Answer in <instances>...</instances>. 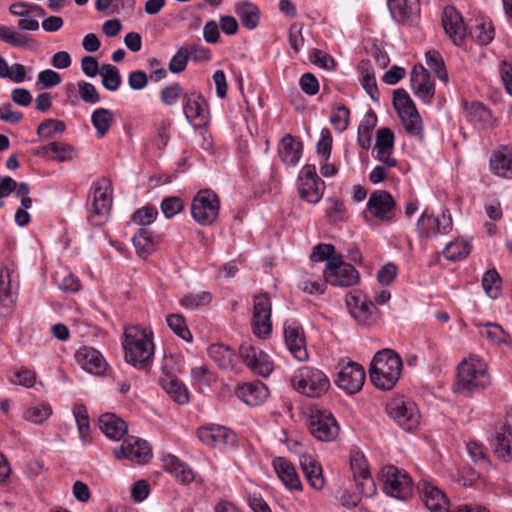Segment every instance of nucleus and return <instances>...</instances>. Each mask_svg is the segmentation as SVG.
Here are the masks:
<instances>
[{
	"mask_svg": "<svg viewBox=\"0 0 512 512\" xmlns=\"http://www.w3.org/2000/svg\"><path fill=\"white\" fill-rule=\"evenodd\" d=\"M77 87L79 96L83 102L89 104H96L100 102V95L92 83L80 80L77 82Z\"/></svg>",
	"mask_w": 512,
	"mask_h": 512,
	"instance_id": "nucleus-63",
	"label": "nucleus"
},
{
	"mask_svg": "<svg viewBox=\"0 0 512 512\" xmlns=\"http://www.w3.org/2000/svg\"><path fill=\"white\" fill-rule=\"evenodd\" d=\"M220 199L211 189L198 191L191 201V217L201 226H210L218 218Z\"/></svg>",
	"mask_w": 512,
	"mask_h": 512,
	"instance_id": "nucleus-8",
	"label": "nucleus"
},
{
	"mask_svg": "<svg viewBox=\"0 0 512 512\" xmlns=\"http://www.w3.org/2000/svg\"><path fill=\"white\" fill-rule=\"evenodd\" d=\"M300 465L309 485L315 490H321L325 485V478L321 464L311 455L303 454Z\"/></svg>",
	"mask_w": 512,
	"mask_h": 512,
	"instance_id": "nucleus-36",
	"label": "nucleus"
},
{
	"mask_svg": "<svg viewBox=\"0 0 512 512\" xmlns=\"http://www.w3.org/2000/svg\"><path fill=\"white\" fill-rule=\"evenodd\" d=\"M198 439L205 445L223 449L236 444V434L229 428L217 424L200 427L197 430Z\"/></svg>",
	"mask_w": 512,
	"mask_h": 512,
	"instance_id": "nucleus-19",
	"label": "nucleus"
},
{
	"mask_svg": "<svg viewBox=\"0 0 512 512\" xmlns=\"http://www.w3.org/2000/svg\"><path fill=\"white\" fill-rule=\"evenodd\" d=\"M490 171L501 178L512 179V146L500 145L489 158Z\"/></svg>",
	"mask_w": 512,
	"mask_h": 512,
	"instance_id": "nucleus-28",
	"label": "nucleus"
},
{
	"mask_svg": "<svg viewBox=\"0 0 512 512\" xmlns=\"http://www.w3.org/2000/svg\"><path fill=\"white\" fill-rule=\"evenodd\" d=\"M206 112L207 103L200 94L191 92L183 95V113L191 125H203L206 121Z\"/></svg>",
	"mask_w": 512,
	"mask_h": 512,
	"instance_id": "nucleus-24",
	"label": "nucleus"
},
{
	"mask_svg": "<svg viewBox=\"0 0 512 512\" xmlns=\"http://www.w3.org/2000/svg\"><path fill=\"white\" fill-rule=\"evenodd\" d=\"M425 59L427 66L437 78L447 83L449 77L441 54L436 50H430L426 52Z\"/></svg>",
	"mask_w": 512,
	"mask_h": 512,
	"instance_id": "nucleus-47",
	"label": "nucleus"
},
{
	"mask_svg": "<svg viewBox=\"0 0 512 512\" xmlns=\"http://www.w3.org/2000/svg\"><path fill=\"white\" fill-rule=\"evenodd\" d=\"M158 216V210L153 206H144L137 209L131 217V221L142 227L152 224Z\"/></svg>",
	"mask_w": 512,
	"mask_h": 512,
	"instance_id": "nucleus-59",
	"label": "nucleus"
},
{
	"mask_svg": "<svg viewBox=\"0 0 512 512\" xmlns=\"http://www.w3.org/2000/svg\"><path fill=\"white\" fill-rule=\"evenodd\" d=\"M52 414V409L48 404H37L26 409L24 419L34 423L42 424Z\"/></svg>",
	"mask_w": 512,
	"mask_h": 512,
	"instance_id": "nucleus-54",
	"label": "nucleus"
},
{
	"mask_svg": "<svg viewBox=\"0 0 512 512\" xmlns=\"http://www.w3.org/2000/svg\"><path fill=\"white\" fill-rule=\"evenodd\" d=\"M115 121V113L107 108H97L91 114V123L98 138H103Z\"/></svg>",
	"mask_w": 512,
	"mask_h": 512,
	"instance_id": "nucleus-42",
	"label": "nucleus"
},
{
	"mask_svg": "<svg viewBox=\"0 0 512 512\" xmlns=\"http://www.w3.org/2000/svg\"><path fill=\"white\" fill-rule=\"evenodd\" d=\"M501 278L495 269L488 270L482 278V287L491 299H497L501 294Z\"/></svg>",
	"mask_w": 512,
	"mask_h": 512,
	"instance_id": "nucleus-49",
	"label": "nucleus"
},
{
	"mask_svg": "<svg viewBox=\"0 0 512 512\" xmlns=\"http://www.w3.org/2000/svg\"><path fill=\"white\" fill-rule=\"evenodd\" d=\"M102 76L103 87L111 92L117 91L122 84V77L117 67L111 64H105L100 72Z\"/></svg>",
	"mask_w": 512,
	"mask_h": 512,
	"instance_id": "nucleus-48",
	"label": "nucleus"
},
{
	"mask_svg": "<svg viewBox=\"0 0 512 512\" xmlns=\"http://www.w3.org/2000/svg\"><path fill=\"white\" fill-rule=\"evenodd\" d=\"M388 416L405 431H411L419 424L416 404L404 397L392 398L386 406Z\"/></svg>",
	"mask_w": 512,
	"mask_h": 512,
	"instance_id": "nucleus-10",
	"label": "nucleus"
},
{
	"mask_svg": "<svg viewBox=\"0 0 512 512\" xmlns=\"http://www.w3.org/2000/svg\"><path fill=\"white\" fill-rule=\"evenodd\" d=\"M346 304L350 310L351 315L362 324H370L373 320V314L376 310L375 303L366 297L362 296L360 292L350 293L346 298Z\"/></svg>",
	"mask_w": 512,
	"mask_h": 512,
	"instance_id": "nucleus-29",
	"label": "nucleus"
},
{
	"mask_svg": "<svg viewBox=\"0 0 512 512\" xmlns=\"http://www.w3.org/2000/svg\"><path fill=\"white\" fill-rule=\"evenodd\" d=\"M212 300V296L207 291L190 293L180 299L181 306L188 309H196L208 305Z\"/></svg>",
	"mask_w": 512,
	"mask_h": 512,
	"instance_id": "nucleus-58",
	"label": "nucleus"
},
{
	"mask_svg": "<svg viewBox=\"0 0 512 512\" xmlns=\"http://www.w3.org/2000/svg\"><path fill=\"white\" fill-rule=\"evenodd\" d=\"M208 355L222 370L236 371L238 368L239 352L235 353L229 346L212 344L208 348Z\"/></svg>",
	"mask_w": 512,
	"mask_h": 512,
	"instance_id": "nucleus-35",
	"label": "nucleus"
},
{
	"mask_svg": "<svg viewBox=\"0 0 512 512\" xmlns=\"http://www.w3.org/2000/svg\"><path fill=\"white\" fill-rule=\"evenodd\" d=\"M245 364L252 372L268 377L274 370L270 356L259 347L245 342L239 347V363Z\"/></svg>",
	"mask_w": 512,
	"mask_h": 512,
	"instance_id": "nucleus-13",
	"label": "nucleus"
},
{
	"mask_svg": "<svg viewBox=\"0 0 512 512\" xmlns=\"http://www.w3.org/2000/svg\"><path fill=\"white\" fill-rule=\"evenodd\" d=\"M112 184L108 178L101 177L93 182L87 202V221L91 226H102L108 220L112 208Z\"/></svg>",
	"mask_w": 512,
	"mask_h": 512,
	"instance_id": "nucleus-4",
	"label": "nucleus"
},
{
	"mask_svg": "<svg viewBox=\"0 0 512 512\" xmlns=\"http://www.w3.org/2000/svg\"><path fill=\"white\" fill-rule=\"evenodd\" d=\"M416 226L420 237L433 238L449 234L453 228V221L449 213L443 212L440 216H434L424 211Z\"/></svg>",
	"mask_w": 512,
	"mask_h": 512,
	"instance_id": "nucleus-18",
	"label": "nucleus"
},
{
	"mask_svg": "<svg viewBox=\"0 0 512 512\" xmlns=\"http://www.w3.org/2000/svg\"><path fill=\"white\" fill-rule=\"evenodd\" d=\"M387 6L392 19L398 23L411 25L418 20L417 3L409 4L407 0H387Z\"/></svg>",
	"mask_w": 512,
	"mask_h": 512,
	"instance_id": "nucleus-34",
	"label": "nucleus"
},
{
	"mask_svg": "<svg viewBox=\"0 0 512 512\" xmlns=\"http://www.w3.org/2000/svg\"><path fill=\"white\" fill-rule=\"evenodd\" d=\"M73 414L77 424L79 437L83 444H86L87 437L90 433V422L87 409L83 405L75 406L73 409Z\"/></svg>",
	"mask_w": 512,
	"mask_h": 512,
	"instance_id": "nucleus-53",
	"label": "nucleus"
},
{
	"mask_svg": "<svg viewBox=\"0 0 512 512\" xmlns=\"http://www.w3.org/2000/svg\"><path fill=\"white\" fill-rule=\"evenodd\" d=\"M162 388L173 398L178 404H186L189 401V393L187 388L178 380L166 378L161 381Z\"/></svg>",
	"mask_w": 512,
	"mask_h": 512,
	"instance_id": "nucleus-45",
	"label": "nucleus"
},
{
	"mask_svg": "<svg viewBox=\"0 0 512 512\" xmlns=\"http://www.w3.org/2000/svg\"><path fill=\"white\" fill-rule=\"evenodd\" d=\"M292 387L300 394L319 398L330 388L328 376L319 368L303 366L297 369L291 378Z\"/></svg>",
	"mask_w": 512,
	"mask_h": 512,
	"instance_id": "nucleus-5",
	"label": "nucleus"
},
{
	"mask_svg": "<svg viewBox=\"0 0 512 512\" xmlns=\"http://www.w3.org/2000/svg\"><path fill=\"white\" fill-rule=\"evenodd\" d=\"M235 395L248 406L262 405L269 396L268 387L261 381L244 382L235 389Z\"/></svg>",
	"mask_w": 512,
	"mask_h": 512,
	"instance_id": "nucleus-25",
	"label": "nucleus"
},
{
	"mask_svg": "<svg viewBox=\"0 0 512 512\" xmlns=\"http://www.w3.org/2000/svg\"><path fill=\"white\" fill-rule=\"evenodd\" d=\"M75 359L82 369L94 375L105 372L107 363L103 355L95 348L81 346L75 352Z\"/></svg>",
	"mask_w": 512,
	"mask_h": 512,
	"instance_id": "nucleus-26",
	"label": "nucleus"
},
{
	"mask_svg": "<svg viewBox=\"0 0 512 512\" xmlns=\"http://www.w3.org/2000/svg\"><path fill=\"white\" fill-rule=\"evenodd\" d=\"M481 334L484 335L493 344L505 343L507 340V333L500 325L496 323H485L483 325Z\"/></svg>",
	"mask_w": 512,
	"mask_h": 512,
	"instance_id": "nucleus-61",
	"label": "nucleus"
},
{
	"mask_svg": "<svg viewBox=\"0 0 512 512\" xmlns=\"http://www.w3.org/2000/svg\"><path fill=\"white\" fill-rule=\"evenodd\" d=\"M160 207L164 217L170 219L183 211L184 201L179 196H169L162 200Z\"/></svg>",
	"mask_w": 512,
	"mask_h": 512,
	"instance_id": "nucleus-60",
	"label": "nucleus"
},
{
	"mask_svg": "<svg viewBox=\"0 0 512 512\" xmlns=\"http://www.w3.org/2000/svg\"><path fill=\"white\" fill-rule=\"evenodd\" d=\"M122 346L125 360L138 369L150 367L155 354L153 332L140 325L125 326Z\"/></svg>",
	"mask_w": 512,
	"mask_h": 512,
	"instance_id": "nucleus-1",
	"label": "nucleus"
},
{
	"mask_svg": "<svg viewBox=\"0 0 512 512\" xmlns=\"http://www.w3.org/2000/svg\"><path fill=\"white\" fill-rule=\"evenodd\" d=\"M377 124V116L373 111L365 114L364 118L360 121L357 131V143L364 149L368 150L372 143V131Z\"/></svg>",
	"mask_w": 512,
	"mask_h": 512,
	"instance_id": "nucleus-43",
	"label": "nucleus"
},
{
	"mask_svg": "<svg viewBox=\"0 0 512 512\" xmlns=\"http://www.w3.org/2000/svg\"><path fill=\"white\" fill-rule=\"evenodd\" d=\"M310 432L320 441L331 442L339 434V425L331 413H319L311 417Z\"/></svg>",
	"mask_w": 512,
	"mask_h": 512,
	"instance_id": "nucleus-23",
	"label": "nucleus"
},
{
	"mask_svg": "<svg viewBox=\"0 0 512 512\" xmlns=\"http://www.w3.org/2000/svg\"><path fill=\"white\" fill-rule=\"evenodd\" d=\"M303 153V143L297 137L287 133L278 143V155L281 161L288 166L295 167Z\"/></svg>",
	"mask_w": 512,
	"mask_h": 512,
	"instance_id": "nucleus-32",
	"label": "nucleus"
},
{
	"mask_svg": "<svg viewBox=\"0 0 512 512\" xmlns=\"http://www.w3.org/2000/svg\"><path fill=\"white\" fill-rule=\"evenodd\" d=\"M272 303L267 293L255 295L253 298V333L259 338H266L272 331Z\"/></svg>",
	"mask_w": 512,
	"mask_h": 512,
	"instance_id": "nucleus-15",
	"label": "nucleus"
},
{
	"mask_svg": "<svg viewBox=\"0 0 512 512\" xmlns=\"http://www.w3.org/2000/svg\"><path fill=\"white\" fill-rule=\"evenodd\" d=\"M132 242L137 254L145 258L155 250L157 236L150 229L141 227L133 236Z\"/></svg>",
	"mask_w": 512,
	"mask_h": 512,
	"instance_id": "nucleus-41",
	"label": "nucleus"
},
{
	"mask_svg": "<svg viewBox=\"0 0 512 512\" xmlns=\"http://www.w3.org/2000/svg\"><path fill=\"white\" fill-rule=\"evenodd\" d=\"M183 89L179 83H173L165 86L160 91V99L162 103L166 106H173L177 103L180 97L183 98Z\"/></svg>",
	"mask_w": 512,
	"mask_h": 512,
	"instance_id": "nucleus-62",
	"label": "nucleus"
},
{
	"mask_svg": "<svg viewBox=\"0 0 512 512\" xmlns=\"http://www.w3.org/2000/svg\"><path fill=\"white\" fill-rule=\"evenodd\" d=\"M299 197L311 204L318 203L324 194L325 183L318 176L314 164H305L298 174L297 179Z\"/></svg>",
	"mask_w": 512,
	"mask_h": 512,
	"instance_id": "nucleus-9",
	"label": "nucleus"
},
{
	"mask_svg": "<svg viewBox=\"0 0 512 512\" xmlns=\"http://www.w3.org/2000/svg\"><path fill=\"white\" fill-rule=\"evenodd\" d=\"M323 275L327 283L338 287H350L359 281V272L341 257L329 259Z\"/></svg>",
	"mask_w": 512,
	"mask_h": 512,
	"instance_id": "nucleus-12",
	"label": "nucleus"
},
{
	"mask_svg": "<svg viewBox=\"0 0 512 512\" xmlns=\"http://www.w3.org/2000/svg\"><path fill=\"white\" fill-rule=\"evenodd\" d=\"M19 289V275L15 263L5 259L0 262V307L9 308L16 299Z\"/></svg>",
	"mask_w": 512,
	"mask_h": 512,
	"instance_id": "nucleus-14",
	"label": "nucleus"
},
{
	"mask_svg": "<svg viewBox=\"0 0 512 512\" xmlns=\"http://www.w3.org/2000/svg\"><path fill=\"white\" fill-rule=\"evenodd\" d=\"M112 452L118 460H130L137 464H145L152 458V449L148 442L132 436L124 439Z\"/></svg>",
	"mask_w": 512,
	"mask_h": 512,
	"instance_id": "nucleus-16",
	"label": "nucleus"
},
{
	"mask_svg": "<svg viewBox=\"0 0 512 512\" xmlns=\"http://www.w3.org/2000/svg\"><path fill=\"white\" fill-rule=\"evenodd\" d=\"M442 26L445 33L456 46H461L467 36V29L461 14L453 7L447 6L442 13Z\"/></svg>",
	"mask_w": 512,
	"mask_h": 512,
	"instance_id": "nucleus-22",
	"label": "nucleus"
},
{
	"mask_svg": "<svg viewBox=\"0 0 512 512\" xmlns=\"http://www.w3.org/2000/svg\"><path fill=\"white\" fill-rule=\"evenodd\" d=\"M366 209L382 222L391 223L396 219V201L386 190H376L371 193Z\"/></svg>",
	"mask_w": 512,
	"mask_h": 512,
	"instance_id": "nucleus-17",
	"label": "nucleus"
},
{
	"mask_svg": "<svg viewBox=\"0 0 512 512\" xmlns=\"http://www.w3.org/2000/svg\"><path fill=\"white\" fill-rule=\"evenodd\" d=\"M495 455L504 462L512 460V429L508 425L499 427L490 439Z\"/></svg>",
	"mask_w": 512,
	"mask_h": 512,
	"instance_id": "nucleus-33",
	"label": "nucleus"
},
{
	"mask_svg": "<svg viewBox=\"0 0 512 512\" xmlns=\"http://www.w3.org/2000/svg\"><path fill=\"white\" fill-rule=\"evenodd\" d=\"M99 428L111 440L119 441L126 433V422L114 413H104L99 417Z\"/></svg>",
	"mask_w": 512,
	"mask_h": 512,
	"instance_id": "nucleus-37",
	"label": "nucleus"
},
{
	"mask_svg": "<svg viewBox=\"0 0 512 512\" xmlns=\"http://www.w3.org/2000/svg\"><path fill=\"white\" fill-rule=\"evenodd\" d=\"M272 466L283 485L290 491L301 492L303 485L294 465L284 457H275Z\"/></svg>",
	"mask_w": 512,
	"mask_h": 512,
	"instance_id": "nucleus-31",
	"label": "nucleus"
},
{
	"mask_svg": "<svg viewBox=\"0 0 512 512\" xmlns=\"http://www.w3.org/2000/svg\"><path fill=\"white\" fill-rule=\"evenodd\" d=\"M470 252V241L457 238L445 245L442 254L449 261H460L466 258Z\"/></svg>",
	"mask_w": 512,
	"mask_h": 512,
	"instance_id": "nucleus-44",
	"label": "nucleus"
},
{
	"mask_svg": "<svg viewBox=\"0 0 512 512\" xmlns=\"http://www.w3.org/2000/svg\"><path fill=\"white\" fill-rule=\"evenodd\" d=\"M284 340L292 356L298 361L308 360L306 339L301 326L295 321L284 322Z\"/></svg>",
	"mask_w": 512,
	"mask_h": 512,
	"instance_id": "nucleus-20",
	"label": "nucleus"
},
{
	"mask_svg": "<svg viewBox=\"0 0 512 512\" xmlns=\"http://www.w3.org/2000/svg\"><path fill=\"white\" fill-rule=\"evenodd\" d=\"M163 467L165 471L172 474L183 484H190L195 479V474L192 468L175 455L169 454L165 456L163 459Z\"/></svg>",
	"mask_w": 512,
	"mask_h": 512,
	"instance_id": "nucleus-38",
	"label": "nucleus"
},
{
	"mask_svg": "<svg viewBox=\"0 0 512 512\" xmlns=\"http://www.w3.org/2000/svg\"><path fill=\"white\" fill-rule=\"evenodd\" d=\"M234 12L244 28L254 30L258 27L260 10L256 4L250 1L237 2L234 5Z\"/></svg>",
	"mask_w": 512,
	"mask_h": 512,
	"instance_id": "nucleus-39",
	"label": "nucleus"
},
{
	"mask_svg": "<svg viewBox=\"0 0 512 512\" xmlns=\"http://www.w3.org/2000/svg\"><path fill=\"white\" fill-rule=\"evenodd\" d=\"M379 481L383 492L389 497L406 501L412 496L413 481L404 469L385 465L379 472Z\"/></svg>",
	"mask_w": 512,
	"mask_h": 512,
	"instance_id": "nucleus-6",
	"label": "nucleus"
},
{
	"mask_svg": "<svg viewBox=\"0 0 512 512\" xmlns=\"http://www.w3.org/2000/svg\"><path fill=\"white\" fill-rule=\"evenodd\" d=\"M337 367L339 371L335 380L336 385L348 394L360 391L365 382V370L362 365L341 359Z\"/></svg>",
	"mask_w": 512,
	"mask_h": 512,
	"instance_id": "nucleus-11",
	"label": "nucleus"
},
{
	"mask_svg": "<svg viewBox=\"0 0 512 512\" xmlns=\"http://www.w3.org/2000/svg\"><path fill=\"white\" fill-rule=\"evenodd\" d=\"M463 114L467 122L478 130L488 129L493 126L491 111L481 102H466Z\"/></svg>",
	"mask_w": 512,
	"mask_h": 512,
	"instance_id": "nucleus-30",
	"label": "nucleus"
},
{
	"mask_svg": "<svg viewBox=\"0 0 512 512\" xmlns=\"http://www.w3.org/2000/svg\"><path fill=\"white\" fill-rule=\"evenodd\" d=\"M66 129V124L58 119H46L40 123L37 128V135L42 139H52L56 134H62Z\"/></svg>",
	"mask_w": 512,
	"mask_h": 512,
	"instance_id": "nucleus-51",
	"label": "nucleus"
},
{
	"mask_svg": "<svg viewBox=\"0 0 512 512\" xmlns=\"http://www.w3.org/2000/svg\"><path fill=\"white\" fill-rule=\"evenodd\" d=\"M49 149L54 154L53 159L59 162H65L72 160L74 157V148L62 142H51L49 143Z\"/></svg>",
	"mask_w": 512,
	"mask_h": 512,
	"instance_id": "nucleus-64",
	"label": "nucleus"
},
{
	"mask_svg": "<svg viewBox=\"0 0 512 512\" xmlns=\"http://www.w3.org/2000/svg\"><path fill=\"white\" fill-rule=\"evenodd\" d=\"M393 106L397 111L406 133L412 137L423 139L421 117L416 106L404 89L393 92Z\"/></svg>",
	"mask_w": 512,
	"mask_h": 512,
	"instance_id": "nucleus-7",
	"label": "nucleus"
},
{
	"mask_svg": "<svg viewBox=\"0 0 512 512\" xmlns=\"http://www.w3.org/2000/svg\"><path fill=\"white\" fill-rule=\"evenodd\" d=\"M490 383L486 362L477 355H470L457 368V379L453 385L455 393L465 397L484 389Z\"/></svg>",
	"mask_w": 512,
	"mask_h": 512,
	"instance_id": "nucleus-2",
	"label": "nucleus"
},
{
	"mask_svg": "<svg viewBox=\"0 0 512 512\" xmlns=\"http://www.w3.org/2000/svg\"><path fill=\"white\" fill-rule=\"evenodd\" d=\"M467 452L474 462L475 465L479 466L484 470H488L491 467V462L488 459L484 446L476 441H469L466 445Z\"/></svg>",
	"mask_w": 512,
	"mask_h": 512,
	"instance_id": "nucleus-52",
	"label": "nucleus"
},
{
	"mask_svg": "<svg viewBox=\"0 0 512 512\" xmlns=\"http://www.w3.org/2000/svg\"><path fill=\"white\" fill-rule=\"evenodd\" d=\"M166 322L175 335L186 342L192 341V334L183 315L170 314L166 317Z\"/></svg>",
	"mask_w": 512,
	"mask_h": 512,
	"instance_id": "nucleus-50",
	"label": "nucleus"
},
{
	"mask_svg": "<svg viewBox=\"0 0 512 512\" xmlns=\"http://www.w3.org/2000/svg\"><path fill=\"white\" fill-rule=\"evenodd\" d=\"M350 467L354 478L356 480L361 479L363 481L361 486L369 484V490L371 493H373L375 491V485L368 469L366 458L359 449H352L350 451Z\"/></svg>",
	"mask_w": 512,
	"mask_h": 512,
	"instance_id": "nucleus-40",
	"label": "nucleus"
},
{
	"mask_svg": "<svg viewBox=\"0 0 512 512\" xmlns=\"http://www.w3.org/2000/svg\"><path fill=\"white\" fill-rule=\"evenodd\" d=\"M190 374L193 382L198 385L210 386L216 382V374L205 364L192 367Z\"/></svg>",
	"mask_w": 512,
	"mask_h": 512,
	"instance_id": "nucleus-55",
	"label": "nucleus"
},
{
	"mask_svg": "<svg viewBox=\"0 0 512 512\" xmlns=\"http://www.w3.org/2000/svg\"><path fill=\"white\" fill-rule=\"evenodd\" d=\"M411 88L416 97L423 103L430 104L435 93V84L427 69L422 65H415L410 76Z\"/></svg>",
	"mask_w": 512,
	"mask_h": 512,
	"instance_id": "nucleus-21",
	"label": "nucleus"
},
{
	"mask_svg": "<svg viewBox=\"0 0 512 512\" xmlns=\"http://www.w3.org/2000/svg\"><path fill=\"white\" fill-rule=\"evenodd\" d=\"M422 501L430 512H448L449 500L436 486L426 480L418 483Z\"/></svg>",
	"mask_w": 512,
	"mask_h": 512,
	"instance_id": "nucleus-27",
	"label": "nucleus"
},
{
	"mask_svg": "<svg viewBox=\"0 0 512 512\" xmlns=\"http://www.w3.org/2000/svg\"><path fill=\"white\" fill-rule=\"evenodd\" d=\"M394 133L388 127L380 128L376 134L375 152H391L394 148Z\"/></svg>",
	"mask_w": 512,
	"mask_h": 512,
	"instance_id": "nucleus-57",
	"label": "nucleus"
},
{
	"mask_svg": "<svg viewBox=\"0 0 512 512\" xmlns=\"http://www.w3.org/2000/svg\"><path fill=\"white\" fill-rule=\"evenodd\" d=\"M469 34L480 45H487L494 39V27L491 21L483 19L470 28Z\"/></svg>",
	"mask_w": 512,
	"mask_h": 512,
	"instance_id": "nucleus-46",
	"label": "nucleus"
},
{
	"mask_svg": "<svg viewBox=\"0 0 512 512\" xmlns=\"http://www.w3.org/2000/svg\"><path fill=\"white\" fill-rule=\"evenodd\" d=\"M191 53L193 51L188 46L179 48L168 64L169 71L173 74L183 72L186 69Z\"/></svg>",
	"mask_w": 512,
	"mask_h": 512,
	"instance_id": "nucleus-56",
	"label": "nucleus"
},
{
	"mask_svg": "<svg viewBox=\"0 0 512 512\" xmlns=\"http://www.w3.org/2000/svg\"><path fill=\"white\" fill-rule=\"evenodd\" d=\"M402 367V358L396 351L390 348L379 350L370 363V380L381 390H391L400 378Z\"/></svg>",
	"mask_w": 512,
	"mask_h": 512,
	"instance_id": "nucleus-3",
	"label": "nucleus"
}]
</instances>
